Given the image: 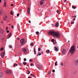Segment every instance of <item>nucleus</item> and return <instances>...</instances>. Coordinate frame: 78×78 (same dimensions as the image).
Returning <instances> with one entry per match:
<instances>
[{
  "label": "nucleus",
  "instance_id": "4468645a",
  "mask_svg": "<svg viewBox=\"0 0 78 78\" xmlns=\"http://www.w3.org/2000/svg\"><path fill=\"white\" fill-rule=\"evenodd\" d=\"M55 51H58V48H57V47H55Z\"/></svg>",
  "mask_w": 78,
  "mask_h": 78
},
{
  "label": "nucleus",
  "instance_id": "4c0bfd02",
  "mask_svg": "<svg viewBox=\"0 0 78 78\" xmlns=\"http://www.w3.org/2000/svg\"><path fill=\"white\" fill-rule=\"evenodd\" d=\"M9 48H12V46H10V45L9 46Z\"/></svg>",
  "mask_w": 78,
  "mask_h": 78
},
{
  "label": "nucleus",
  "instance_id": "2eb2a0df",
  "mask_svg": "<svg viewBox=\"0 0 78 78\" xmlns=\"http://www.w3.org/2000/svg\"><path fill=\"white\" fill-rule=\"evenodd\" d=\"M66 52V49H63V50L62 51L63 53H65Z\"/></svg>",
  "mask_w": 78,
  "mask_h": 78
},
{
  "label": "nucleus",
  "instance_id": "423d86ee",
  "mask_svg": "<svg viewBox=\"0 0 78 78\" xmlns=\"http://www.w3.org/2000/svg\"><path fill=\"white\" fill-rule=\"evenodd\" d=\"M37 67L38 69H41L42 68V66L39 65H38L37 66Z\"/></svg>",
  "mask_w": 78,
  "mask_h": 78
},
{
  "label": "nucleus",
  "instance_id": "a18cd8bd",
  "mask_svg": "<svg viewBox=\"0 0 78 78\" xmlns=\"http://www.w3.org/2000/svg\"><path fill=\"white\" fill-rule=\"evenodd\" d=\"M41 55V53H40V54H39V55H37V56H40V55Z\"/></svg>",
  "mask_w": 78,
  "mask_h": 78
},
{
  "label": "nucleus",
  "instance_id": "a211bd4d",
  "mask_svg": "<svg viewBox=\"0 0 78 78\" xmlns=\"http://www.w3.org/2000/svg\"><path fill=\"white\" fill-rule=\"evenodd\" d=\"M2 12H3V11L2 10H0V16H1L2 14Z\"/></svg>",
  "mask_w": 78,
  "mask_h": 78
},
{
  "label": "nucleus",
  "instance_id": "7ed1b4c3",
  "mask_svg": "<svg viewBox=\"0 0 78 78\" xmlns=\"http://www.w3.org/2000/svg\"><path fill=\"white\" fill-rule=\"evenodd\" d=\"M20 44L22 45H23L25 44V41H24V39L23 38L20 40Z\"/></svg>",
  "mask_w": 78,
  "mask_h": 78
},
{
  "label": "nucleus",
  "instance_id": "f257e3e1",
  "mask_svg": "<svg viewBox=\"0 0 78 78\" xmlns=\"http://www.w3.org/2000/svg\"><path fill=\"white\" fill-rule=\"evenodd\" d=\"M48 33L50 35L53 36L54 37H56L57 38H59L60 37V34L58 32H55L53 30H51L48 32Z\"/></svg>",
  "mask_w": 78,
  "mask_h": 78
},
{
  "label": "nucleus",
  "instance_id": "58836bf2",
  "mask_svg": "<svg viewBox=\"0 0 78 78\" xmlns=\"http://www.w3.org/2000/svg\"><path fill=\"white\" fill-rule=\"evenodd\" d=\"M71 24H73L74 23V22H71Z\"/></svg>",
  "mask_w": 78,
  "mask_h": 78
},
{
  "label": "nucleus",
  "instance_id": "680f3d73",
  "mask_svg": "<svg viewBox=\"0 0 78 78\" xmlns=\"http://www.w3.org/2000/svg\"><path fill=\"white\" fill-rule=\"evenodd\" d=\"M51 25H54V24H51Z\"/></svg>",
  "mask_w": 78,
  "mask_h": 78
},
{
  "label": "nucleus",
  "instance_id": "8fccbe9b",
  "mask_svg": "<svg viewBox=\"0 0 78 78\" xmlns=\"http://www.w3.org/2000/svg\"><path fill=\"white\" fill-rule=\"evenodd\" d=\"M48 53H50V50H48Z\"/></svg>",
  "mask_w": 78,
  "mask_h": 78
},
{
  "label": "nucleus",
  "instance_id": "ddd939ff",
  "mask_svg": "<svg viewBox=\"0 0 78 78\" xmlns=\"http://www.w3.org/2000/svg\"><path fill=\"white\" fill-rule=\"evenodd\" d=\"M6 6V1H5L4 4V7L5 8Z\"/></svg>",
  "mask_w": 78,
  "mask_h": 78
},
{
  "label": "nucleus",
  "instance_id": "4be33fe9",
  "mask_svg": "<svg viewBox=\"0 0 78 78\" xmlns=\"http://www.w3.org/2000/svg\"><path fill=\"white\" fill-rule=\"evenodd\" d=\"M23 64L24 65H26V64H27V62H23Z\"/></svg>",
  "mask_w": 78,
  "mask_h": 78
},
{
  "label": "nucleus",
  "instance_id": "6ab92c4d",
  "mask_svg": "<svg viewBox=\"0 0 78 78\" xmlns=\"http://www.w3.org/2000/svg\"><path fill=\"white\" fill-rule=\"evenodd\" d=\"M18 66L17 64H16V63H14L13 66L14 67H16V66Z\"/></svg>",
  "mask_w": 78,
  "mask_h": 78
},
{
  "label": "nucleus",
  "instance_id": "20e7f679",
  "mask_svg": "<svg viewBox=\"0 0 78 78\" xmlns=\"http://www.w3.org/2000/svg\"><path fill=\"white\" fill-rule=\"evenodd\" d=\"M22 51H23V53H27V50H26V49H25V48H23L22 49Z\"/></svg>",
  "mask_w": 78,
  "mask_h": 78
},
{
  "label": "nucleus",
  "instance_id": "e433bc0d",
  "mask_svg": "<svg viewBox=\"0 0 78 78\" xmlns=\"http://www.w3.org/2000/svg\"><path fill=\"white\" fill-rule=\"evenodd\" d=\"M52 72H55V70H52Z\"/></svg>",
  "mask_w": 78,
  "mask_h": 78
},
{
  "label": "nucleus",
  "instance_id": "f03ea898",
  "mask_svg": "<svg viewBox=\"0 0 78 78\" xmlns=\"http://www.w3.org/2000/svg\"><path fill=\"white\" fill-rule=\"evenodd\" d=\"M75 51V48L74 45L72 46L69 51V53H71V54H73Z\"/></svg>",
  "mask_w": 78,
  "mask_h": 78
},
{
  "label": "nucleus",
  "instance_id": "c85d7f7f",
  "mask_svg": "<svg viewBox=\"0 0 78 78\" xmlns=\"http://www.w3.org/2000/svg\"><path fill=\"white\" fill-rule=\"evenodd\" d=\"M24 61H27V58H24Z\"/></svg>",
  "mask_w": 78,
  "mask_h": 78
},
{
  "label": "nucleus",
  "instance_id": "39448f33",
  "mask_svg": "<svg viewBox=\"0 0 78 78\" xmlns=\"http://www.w3.org/2000/svg\"><path fill=\"white\" fill-rule=\"evenodd\" d=\"M6 73L7 74H8V75H10L11 73V72L10 70L6 71Z\"/></svg>",
  "mask_w": 78,
  "mask_h": 78
},
{
  "label": "nucleus",
  "instance_id": "cd10ccee",
  "mask_svg": "<svg viewBox=\"0 0 78 78\" xmlns=\"http://www.w3.org/2000/svg\"><path fill=\"white\" fill-rule=\"evenodd\" d=\"M54 41H55V39H53L51 40V41L52 42H54Z\"/></svg>",
  "mask_w": 78,
  "mask_h": 78
},
{
  "label": "nucleus",
  "instance_id": "774afa93",
  "mask_svg": "<svg viewBox=\"0 0 78 78\" xmlns=\"http://www.w3.org/2000/svg\"><path fill=\"white\" fill-rule=\"evenodd\" d=\"M15 56L16 57V55H15Z\"/></svg>",
  "mask_w": 78,
  "mask_h": 78
},
{
  "label": "nucleus",
  "instance_id": "c9c22d12",
  "mask_svg": "<svg viewBox=\"0 0 78 78\" xmlns=\"http://www.w3.org/2000/svg\"><path fill=\"white\" fill-rule=\"evenodd\" d=\"M19 15H20V14H19V13H18L17 14V16L18 17L19 16Z\"/></svg>",
  "mask_w": 78,
  "mask_h": 78
},
{
  "label": "nucleus",
  "instance_id": "37998d69",
  "mask_svg": "<svg viewBox=\"0 0 78 78\" xmlns=\"http://www.w3.org/2000/svg\"><path fill=\"white\" fill-rule=\"evenodd\" d=\"M30 62H32V59H30Z\"/></svg>",
  "mask_w": 78,
  "mask_h": 78
},
{
  "label": "nucleus",
  "instance_id": "09e8293b",
  "mask_svg": "<svg viewBox=\"0 0 78 78\" xmlns=\"http://www.w3.org/2000/svg\"><path fill=\"white\" fill-rule=\"evenodd\" d=\"M6 29V30H8V27H7Z\"/></svg>",
  "mask_w": 78,
  "mask_h": 78
},
{
  "label": "nucleus",
  "instance_id": "bf43d9fd",
  "mask_svg": "<svg viewBox=\"0 0 78 78\" xmlns=\"http://www.w3.org/2000/svg\"><path fill=\"white\" fill-rule=\"evenodd\" d=\"M46 53H47V52H48V51H47V50L46 51Z\"/></svg>",
  "mask_w": 78,
  "mask_h": 78
},
{
  "label": "nucleus",
  "instance_id": "603ef678",
  "mask_svg": "<svg viewBox=\"0 0 78 78\" xmlns=\"http://www.w3.org/2000/svg\"><path fill=\"white\" fill-rule=\"evenodd\" d=\"M31 66H33V63H31Z\"/></svg>",
  "mask_w": 78,
  "mask_h": 78
},
{
  "label": "nucleus",
  "instance_id": "79ce46f5",
  "mask_svg": "<svg viewBox=\"0 0 78 78\" xmlns=\"http://www.w3.org/2000/svg\"><path fill=\"white\" fill-rule=\"evenodd\" d=\"M30 75L31 76H33V77H34V76H33V75L32 74H31Z\"/></svg>",
  "mask_w": 78,
  "mask_h": 78
},
{
  "label": "nucleus",
  "instance_id": "412c9836",
  "mask_svg": "<svg viewBox=\"0 0 78 78\" xmlns=\"http://www.w3.org/2000/svg\"><path fill=\"white\" fill-rule=\"evenodd\" d=\"M11 33H10L9 34V35H8V37H10L11 36Z\"/></svg>",
  "mask_w": 78,
  "mask_h": 78
},
{
  "label": "nucleus",
  "instance_id": "338daca9",
  "mask_svg": "<svg viewBox=\"0 0 78 78\" xmlns=\"http://www.w3.org/2000/svg\"><path fill=\"white\" fill-rule=\"evenodd\" d=\"M53 44L54 45L55 44V43H53Z\"/></svg>",
  "mask_w": 78,
  "mask_h": 78
},
{
  "label": "nucleus",
  "instance_id": "393cba45",
  "mask_svg": "<svg viewBox=\"0 0 78 78\" xmlns=\"http://www.w3.org/2000/svg\"><path fill=\"white\" fill-rule=\"evenodd\" d=\"M31 45H32V46H34V44H33V42H32V43L30 44Z\"/></svg>",
  "mask_w": 78,
  "mask_h": 78
},
{
  "label": "nucleus",
  "instance_id": "5fc2aeb1",
  "mask_svg": "<svg viewBox=\"0 0 78 78\" xmlns=\"http://www.w3.org/2000/svg\"><path fill=\"white\" fill-rule=\"evenodd\" d=\"M0 3H2V0H0Z\"/></svg>",
  "mask_w": 78,
  "mask_h": 78
},
{
  "label": "nucleus",
  "instance_id": "052dcab7",
  "mask_svg": "<svg viewBox=\"0 0 78 78\" xmlns=\"http://www.w3.org/2000/svg\"><path fill=\"white\" fill-rule=\"evenodd\" d=\"M73 20L74 21L75 20V19H73Z\"/></svg>",
  "mask_w": 78,
  "mask_h": 78
},
{
  "label": "nucleus",
  "instance_id": "c03bdc74",
  "mask_svg": "<svg viewBox=\"0 0 78 78\" xmlns=\"http://www.w3.org/2000/svg\"><path fill=\"white\" fill-rule=\"evenodd\" d=\"M14 6V5H13V4H11V6Z\"/></svg>",
  "mask_w": 78,
  "mask_h": 78
},
{
  "label": "nucleus",
  "instance_id": "c756f323",
  "mask_svg": "<svg viewBox=\"0 0 78 78\" xmlns=\"http://www.w3.org/2000/svg\"><path fill=\"white\" fill-rule=\"evenodd\" d=\"M3 50V48H2L1 49V51H2V50Z\"/></svg>",
  "mask_w": 78,
  "mask_h": 78
},
{
  "label": "nucleus",
  "instance_id": "b1692460",
  "mask_svg": "<svg viewBox=\"0 0 78 78\" xmlns=\"http://www.w3.org/2000/svg\"><path fill=\"white\" fill-rule=\"evenodd\" d=\"M72 8H74V9H76V6H73V5L72 6Z\"/></svg>",
  "mask_w": 78,
  "mask_h": 78
},
{
  "label": "nucleus",
  "instance_id": "ea45409f",
  "mask_svg": "<svg viewBox=\"0 0 78 78\" xmlns=\"http://www.w3.org/2000/svg\"><path fill=\"white\" fill-rule=\"evenodd\" d=\"M11 27H12V29H13L14 28V26H12V25H11Z\"/></svg>",
  "mask_w": 78,
  "mask_h": 78
},
{
  "label": "nucleus",
  "instance_id": "69168bd1",
  "mask_svg": "<svg viewBox=\"0 0 78 78\" xmlns=\"http://www.w3.org/2000/svg\"><path fill=\"white\" fill-rule=\"evenodd\" d=\"M68 42H70V41H68Z\"/></svg>",
  "mask_w": 78,
  "mask_h": 78
},
{
  "label": "nucleus",
  "instance_id": "f8f14e48",
  "mask_svg": "<svg viewBox=\"0 0 78 78\" xmlns=\"http://www.w3.org/2000/svg\"><path fill=\"white\" fill-rule=\"evenodd\" d=\"M55 26L56 27H59V23H58V22L56 23Z\"/></svg>",
  "mask_w": 78,
  "mask_h": 78
},
{
  "label": "nucleus",
  "instance_id": "5701e85b",
  "mask_svg": "<svg viewBox=\"0 0 78 78\" xmlns=\"http://www.w3.org/2000/svg\"><path fill=\"white\" fill-rule=\"evenodd\" d=\"M36 34H37V35H39V32L37 31V32H36Z\"/></svg>",
  "mask_w": 78,
  "mask_h": 78
},
{
  "label": "nucleus",
  "instance_id": "dca6fc26",
  "mask_svg": "<svg viewBox=\"0 0 78 78\" xmlns=\"http://www.w3.org/2000/svg\"><path fill=\"white\" fill-rule=\"evenodd\" d=\"M34 55H36V50H35V48H34Z\"/></svg>",
  "mask_w": 78,
  "mask_h": 78
},
{
  "label": "nucleus",
  "instance_id": "3c124183",
  "mask_svg": "<svg viewBox=\"0 0 78 78\" xmlns=\"http://www.w3.org/2000/svg\"><path fill=\"white\" fill-rule=\"evenodd\" d=\"M29 23H31V21H30V20L29 21Z\"/></svg>",
  "mask_w": 78,
  "mask_h": 78
},
{
  "label": "nucleus",
  "instance_id": "9d476101",
  "mask_svg": "<svg viewBox=\"0 0 78 78\" xmlns=\"http://www.w3.org/2000/svg\"><path fill=\"white\" fill-rule=\"evenodd\" d=\"M74 62L75 64H78V58L76 60L74 61Z\"/></svg>",
  "mask_w": 78,
  "mask_h": 78
},
{
  "label": "nucleus",
  "instance_id": "e2e57ef3",
  "mask_svg": "<svg viewBox=\"0 0 78 78\" xmlns=\"http://www.w3.org/2000/svg\"><path fill=\"white\" fill-rule=\"evenodd\" d=\"M2 23H3L2 21Z\"/></svg>",
  "mask_w": 78,
  "mask_h": 78
},
{
  "label": "nucleus",
  "instance_id": "bb28decb",
  "mask_svg": "<svg viewBox=\"0 0 78 78\" xmlns=\"http://www.w3.org/2000/svg\"><path fill=\"white\" fill-rule=\"evenodd\" d=\"M10 14L11 15H13V13H12V11H11V12H10Z\"/></svg>",
  "mask_w": 78,
  "mask_h": 78
},
{
  "label": "nucleus",
  "instance_id": "de8ad7c7",
  "mask_svg": "<svg viewBox=\"0 0 78 78\" xmlns=\"http://www.w3.org/2000/svg\"><path fill=\"white\" fill-rule=\"evenodd\" d=\"M41 53L42 54H43V53H44V51H42V52H41Z\"/></svg>",
  "mask_w": 78,
  "mask_h": 78
},
{
  "label": "nucleus",
  "instance_id": "f3484780",
  "mask_svg": "<svg viewBox=\"0 0 78 78\" xmlns=\"http://www.w3.org/2000/svg\"><path fill=\"white\" fill-rule=\"evenodd\" d=\"M1 33L2 34H3V33H4V31H3V30L2 29L1 30Z\"/></svg>",
  "mask_w": 78,
  "mask_h": 78
},
{
  "label": "nucleus",
  "instance_id": "1a4fd4ad",
  "mask_svg": "<svg viewBox=\"0 0 78 78\" xmlns=\"http://www.w3.org/2000/svg\"><path fill=\"white\" fill-rule=\"evenodd\" d=\"M5 52H2L1 55V57H4V56H5Z\"/></svg>",
  "mask_w": 78,
  "mask_h": 78
},
{
  "label": "nucleus",
  "instance_id": "7c9ffc66",
  "mask_svg": "<svg viewBox=\"0 0 78 78\" xmlns=\"http://www.w3.org/2000/svg\"><path fill=\"white\" fill-rule=\"evenodd\" d=\"M57 12L58 14H59V10H57Z\"/></svg>",
  "mask_w": 78,
  "mask_h": 78
},
{
  "label": "nucleus",
  "instance_id": "9b49d317",
  "mask_svg": "<svg viewBox=\"0 0 78 78\" xmlns=\"http://www.w3.org/2000/svg\"><path fill=\"white\" fill-rule=\"evenodd\" d=\"M3 77V73L2 72H0V78Z\"/></svg>",
  "mask_w": 78,
  "mask_h": 78
},
{
  "label": "nucleus",
  "instance_id": "4d7b16f0",
  "mask_svg": "<svg viewBox=\"0 0 78 78\" xmlns=\"http://www.w3.org/2000/svg\"><path fill=\"white\" fill-rule=\"evenodd\" d=\"M76 74V72H74V73H73V74Z\"/></svg>",
  "mask_w": 78,
  "mask_h": 78
},
{
  "label": "nucleus",
  "instance_id": "aec40b11",
  "mask_svg": "<svg viewBox=\"0 0 78 78\" xmlns=\"http://www.w3.org/2000/svg\"><path fill=\"white\" fill-rule=\"evenodd\" d=\"M27 72H28L27 74H28V75L30 74V71L28 70L27 71Z\"/></svg>",
  "mask_w": 78,
  "mask_h": 78
},
{
  "label": "nucleus",
  "instance_id": "864d4df0",
  "mask_svg": "<svg viewBox=\"0 0 78 78\" xmlns=\"http://www.w3.org/2000/svg\"><path fill=\"white\" fill-rule=\"evenodd\" d=\"M32 78L31 77H30V76H29L28 77V78Z\"/></svg>",
  "mask_w": 78,
  "mask_h": 78
},
{
  "label": "nucleus",
  "instance_id": "0eeeda50",
  "mask_svg": "<svg viewBox=\"0 0 78 78\" xmlns=\"http://www.w3.org/2000/svg\"><path fill=\"white\" fill-rule=\"evenodd\" d=\"M44 0H42L40 2V5L42 6V5H43V4H44Z\"/></svg>",
  "mask_w": 78,
  "mask_h": 78
},
{
  "label": "nucleus",
  "instance_id": "6e6552de",
  "mask_svg": "<svg viewBox=\"0 0 78 78\" xmlns=\"http://www.w3.org/2000/svg\"><path fill=\"white\" fill-rule=\"evenodd\" d=\"M27 11L28 14H30V7H28L27 8Z\"/></svg>",
  "mask_w": 78,
  "mask_h": 78
},
{
  "label": "nucleus",
  "instance_id": "f704fd0d",
  "mask_svg": "<svg viewBox=\"0 0 78 78\" xmlns=\"http://www.w3.org/2000/svg\"><path fill=\"white\" fill-rule=\"evenodd\" d=\"M41 51V49L40 48H39L38 49V51Z\"/></svg>",
  "mask_w": 78,
  "mask_h": 78
},
{
  "label": "nucleus",
  "instance_id": "72a5a7b5",
  "mask_svg": "<svg viewBox=\"0 0 78 78\" xmlns=\"http://www.w3.org/2000/svg\"><path fill=\"white\" fill-rule=\"evenodd\" d=\"M9 32V30H7L6 31V33H7Z\"/></svg>",
  "mask_w": 78,
  "mask_h": 78
},
{
  "label": "nucleus",
  "instance_id": "6e6d98bb",
  "mask_svg": "<svg viewBox=\"0 0 78 78\" xmlns=\"http://www.w3.org/2000/svg\"><path fill=\"white\" fill-rule=\"evenodd\" d=\"M74 17H75V18H76V16H74Z\"/></svg>",
  "mask_w": 78,
  "mask_h": 78
},
{
  "label": "nucleus",
  "instance_id": "a878e982",
  "mask_svg": "<svg viewBox=\"0 0 78 78\" xmlns=\"http://www.w3.org/2000/svg\"><path fill=\"white\" fill-rule=\"evenodd\" d=\"M57 62H56L55 63V66H57Z\"/></svg>",
  "mask_w": 78,
  "mask_h": 78
},
{
  "label": "nucleus",
  "instance_id": "2f4dec72",
  "mask_svg": "<svg viewBox=\"0 0 78 78\" xmlns=\"http://www.w3.org/2000/svg\"><path fill=\"white\" fill-rule=\"evenodd\" d=\"M61 65V66H63V63H62V62H61V63L60 64Z\"/></svg>",
  "mask_w": 78,
  "mask_h": 78
},
{
  "label": "nucleus",
  "instance_id": "49530a36",
  "mask_svg": "<svg viewBox=\"0 0 78 78\" xmlns=\"http://www.w3.org/2000/svg\"><path fill=\"white\" fill-rule=\"evenodd\" d=\"M22 11V9H21L20 10V12H21Z\"/></svg>",
  "mask_w": 78,
  "mask_h": 78
},
{
  "label": "nucleus",
  "instance_id": "0e129e2a",
  "mask_svg": "<svg viewBox=\"0 0 78 78\" xmlns=\"http://www.w3.org/2000/svg\"><path fill=\"white\" fill-rule=\"evenodd\" d=\"M17 39H18V40H19V38H17Z\"/></svg>",
  "mask_w": 78,
  "mask_h": 78
},
{
  "label": "nucleus",
  "instance_id": "473e14b6",
  "mask_svg": "<svg viewBox=\"0 0 78 78\" xmlns=\"http://www.w3.org/2000/svg\"><path fill=\"white\" fill-rule=\"evenodd\" d=\"M4 20H6V19L5 17H4Z\"/></svg>",
  "mask_w": 78,
  "mask_h": 78
},
{
  "label": "nucleus",
  "instance_id": "a19ab883",
  "mask_svg": "<svg viewBox=\"0 0 78 78\" xmlns=\"http://www.w3.org/2000/svg\"><path fill=\"white\" fill-rule=\"evenodd\" d=\"M5 18H8V16L7 15H5Z\"/></svg>",
  "mask_w": 78,
  "mask_h": 78
},
{
  "label": "nucleus",
  "instance_id": "13d9d810",
  "mask_svg": "<svg viewBox=\"0 0 78 78\" xmlns=\"http://www.w3.org/2000/svg\"><path fill=\"white\" fill-rule=\"evenodd\" d=\"M66 1H67V0H65V3L66 2Z\"/></svg>",
  "mask_w": 78,
  "mask_h": 78
}]
</instances>
